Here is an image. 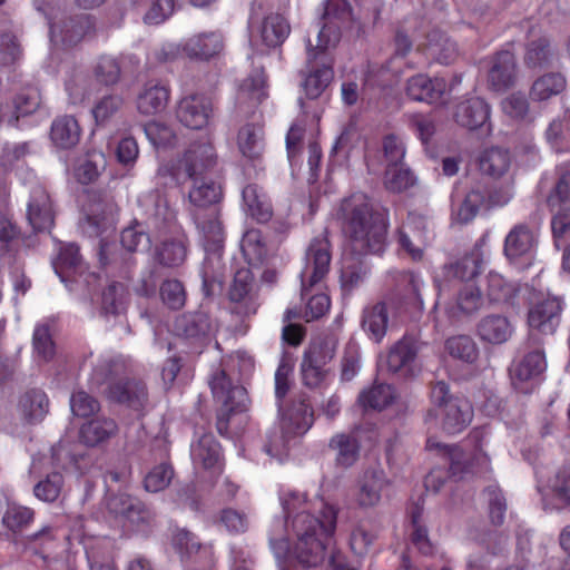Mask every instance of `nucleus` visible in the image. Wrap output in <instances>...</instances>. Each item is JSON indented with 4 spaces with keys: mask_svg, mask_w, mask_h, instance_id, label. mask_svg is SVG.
Segmentation results:
<instances>
[{
    "mask_svg": "<svg viewBox=\"0 0 570 570\" xmlns=\"http://www.w3.org/2000/svg\"><path fill=\"white\" fill-rule=\"evenodd\" d=\"M286 521L275 520L269 544L278 560L289 552L306 568L317 567L330 556L334 569H343L344 557L330 550V537L336 529L337 509L323 500L311 502L306 493L283 490L279 495Z\"/></svg>",
    "mask_w": 570,
    "mask_h": 570,
    "instance_id": "1",
    "label": "nucleus"
},
{
    "mask_svg": "<svg viewBox=\"0 0 570 570\" xmlns=\"http://www.w3.org/2000/svg\"><path fill=\"white\" fill-rule=\"evenodd\" d=\"M337 218L347 236L350 250L343 256L341 283L345 291H352L367 274L358 257L384 250L387 224L380 213L373 210L363 193L344 198L337 209Z\"/></svg>",
    "mask_w": 570,
    "mask_h": 570,
    "instance_id": "2",
    "label": "nucleus"
},
{
    "mask_svg": "<svg viewBox=\"0 0 570 570\" xmlns=\"http://www.w3.org/2000/svg\"><path fill=\"white\" fill-rule=\"evenodd\" d=\"M128 373L129 366L124 357H102L92 370L90 384L94 389L107 384L105 393L109 401L142 415L149 407L146 384L141 380L127 377Z\"/></svg>",
    "mask_w": 570,
    "mask_h": 570,
    "instance_id": "3",
    "label": "nucleus"
},
{
    "mask_svg": "<svg viewBox=\"0 0 570 570\" xmlns=\"http://www.w3.org/2000/svg\"><path fill=\"white\" fill-rule=\"evenodd\" d=\"M340 42V32L336 27L328 26L318 30L316 45L308 39L306 43V67L302 71V87L307 98L316 99L328 87L334 78V59L331 49H334Z\"/></svg>",
    "mask_w": 570,
    "mask_h": 570,
    "instance_id": "4",
    "label": "nucleus"
},
{
    "mask_svg": "<svg viewBox=\"0 0 570 570\" xmlns=\"http://www.w3.org/2000/svg\"><path fill=\"white\" fill-rule=\"evenodd\" d=\"M208 384L214 399L222 404L216 425L218 432L225 435L228 433L230 415L246 412L250 400L246 389L230 376L224 363L213 370Z\"/></svg>",
    "mask_w": 570,
    "mask_h": 570,
    "instance_id": "5",
    "label": "nucleus"
},
{
    "mask_svg": "<svg viewBox=\"0 0 570 570\" xmlns=\"http://www.w3.org/2000/svg\"><path fill=\"white\" fill-rule=\"evenodd\" d=\"M218 164V155L209 138L189 144L175 166L161 165L157 175L170 176L177 184L184 179H196L212 171Z\"/></svg>",
    "mask_w": 570,
    "mask_h": 570,
    "instance_id": "6",
    "label": "nucleus"
},
{
    "mask_svg": "<svg viewBox=\"0 0 570 570\" xmlns=\"http://www.w3.org/2000/svg\"><path fill=\"white\" fill-rule=\"evenodd\" d=\"M314 413L304 395L292 401L291 406L282 414V435L271 436L264 449L271 456H281L291 436L305 434L313 425Z\"/></svg>",
    "mask_w": 570,
    "mask_h": 570,
    "instance_id": "7",
    "label": "nucleus"
},
{
    "mask_svg": "<svg viewBox=\"0 0 570 570\" xmlns=\"http://www.w3.org/2000/svg\"><path fill=\"white\" fill-rule=\"evenodd\" d=\"M330 247V242L325 236L315 237L307 247L305 265L301 272L303 299L307 298L309 289L328 273L332 257Z\"/></svg>",
    "mask_w": 570,
    "mask_h": 570,
    "instance_id": "8",
    "label": "nucleus"
},
{
    "mask_svg": "<svg viewBox=\"0 0 570 570\" xmlns=\"http://www.w3.org/2000/svg\"><path fill=\"white\" fill-rule=\"evenodd\" d=\"M489 104L479 97L468 98L455 106L454 121L468 130H481L489 135L492 130Z\"/></svg>",
    "mask_w": 570,
    "mask_h": 570,
    "instance_id": "9",
    "label": "nucleus"
},
{
    "mask_svg": "<svg viewBox=\"0 0 570 570\" xmlns=\"http://www.w3.org/2000/svg\"><path fill=\"white\" fill-rule=\"evenodd\" d=\"M189 212L205 250L217 252L222 247L225 237L219 207H210L207 210L189 209Z\"/></svg>",
    "mask_w": 570,
    "mask_h": 570,
    "instance_id": "10",
    "label": "nucleus"
},
{
    "mask_svg": "<svg viewBox=\"0 0 570 570\" xmlns=\"http://www.w3.org/2000/svg\"><path fill=\"white\" fill-rule=\"evenodd\" d=\"M228 295L234 303L233 313L249 316L257 312L259 303L254 292V276L249 269L240 268L235 273Z\"/></svg>",
    "mask_w": 570,
    "mask_h": 570,
    "instance_id": "11",
    "label": "nucleus"
},
{
    "mask_svg": "<svg viewBox=\"0 0 570 570\" xmlns=\"http://www.w3.org/2000/svg\"><path fill=\"white\" fill-rule=\"evenodd\" d=\"M421 344L413 336L404 335L389 350L385 364L389 372L403 377L413 376Z\"/></svg>",
    "mask_w": 570,
    "mask_h": 570,
    "instance_id": "12",
    "label": "nucleus"
},
{
    "mask_svg": "<svg viewBox=\"0 0 570 570\" xmlns=\"http://www.w3.org/2000/svg\"><path fill=\"white\" fill-rule=\"evenodd\" d=\"M473 416V410L470 402L465 399H452L448 401L445 407H441L440 411H435L433 414L431 411L428 414L426 421L440 420L441 429L448 434H456L462 432L470 423Z\"/></svg>",
    "mask_w": 570,
    "mask_h": 570,
    "instance_id": "13",
    "label": "nucleus"
},
{
    "mask_svg": "<svg viewBox=\"0 0 570 570\" xmlns=\"http://www.w3.org/2000/svg\"><path fill=\"white\" fill-rule=\"evenodd\" d=\"M563 302L559 296H548L528 312V324L532 331L553 334L560 324Z\"/></svg>",
    "mask_w": 570,
    "mask_h": 570,
    "instance_id": "14",
    "label": "nucleus"
},
{
    "mask_svg": "<svg viewBox=\"0 0 570 570\" xmlns=\"http://www.w3.org/2000/svg\"><path fill=\"white\" fill-rule=\"evenodd\" d=\"M389 485L390 480L382 468H368L358 479L355 502L363 509L376 507Z\"/></svg>",
    "mask_w": 570,
    "mask_h": 570,
    "instance_id": "15",
    "label": "nucleus"
},
{
    "mask_svg": "<svg viewBox=\"0 0 570 570\" xmlns=\"http://www.w3.org/2000/svg\"><path fill=\"white\" fill-rule=\"evenodd\" d=\"M546 367L544 353L539 346H535L511 365L510 376L512 385L521 393L530 392L527 383L542 374Z\"/></svg>",
    "mask_w": 570,
    "mask_h": 570,
    "instance_id": "16",
    "label": "nucleus"
},
{
    "mask_svg": "<svg viewBox=\"0 0 570 570\" xmlns=\"http://www.w3.org/2000/svg\"><path fill=\"white\" fill-rule=\"evenodd\" d=\"M213 114L212 100L199 94L184 97L177 107V119L187 128L202 129L207 126Z\"/></svg>",
    "mask_w": 570,
    "mask_h": 570,
    "instance_id": "17",
    "label": "nucleus"
},
{
    "mask_svg": "<svg viewBox=\"0 0 570 570\" xmlns=\"http://www.w3.org/2000/svg\"><path fill=\"white\" fill-rule=\"evenodd\" d=\"M94 23L88 14L66 17L58 23H50V39L63 46H76L92 30Z\"/></svg>",
    "mask_w": 570,
    "mask_h": 570,
    "instance_id": "18",
    "label": "nucleus"
},
{
    "mask_svg": "<svg viewBox=\"0 0 570 570\" xmlns=\"http://www.w3.org/2000/svg\"><path fill=\"white\" fill-rule=\"evenodd\" d=\"M27 219L33 230H49L53 226V210L50 197L41 186H35L27 205Z\"/></svg>",
    "mask_w": 570,
    "mask_h": 570,
    "instance_id": "19",
    "label": "nucleus"
},
{
    "mask_svg": "<svg viewBox=\"0 0 570 570\" xmlns=\"http://www.w3.org/2000/svg\"><path fill=\"white\" fill-rule=\"evenodd\" d=\"M537 245L534 232L524 223L517 224L504 239L503 253L511 263L530 258Z\"/></svg>",
    "mask_w": 570,
    "mask_h": 570,
    "instance_id": "20",
    "label": "nucleus"
},
{
    "mask_svg": "<svg viewBox=\"0 0 570 570\" xmlns=\"http://www.w3.org/2000/svg\"><path fill=\"white\" fill-rule=\"evenodd\" d=\"M223 49L224 39L217 31L195 35L183 45V51L188 58L206 61L218 56Z\"/></svg>",
    "mask_w": 570,
    "mask_h": 570,
    "instance_id": "21",
    "label": "nucleus"
},
{
    "mask_svg": "<svg viewBox=\"0 0 570 570\" xmlns=\"http://www.w3.org/2000/svg\"><path fill=\"white\" fill-rule=\"evenodd\" d=\"M119 433V425L112 417L96 416L83 423L79 431L80 441L90 448L107 443Z\"/></svg>",
    "mask_w": 570,
    "mask_h": 570,
    "instance_id": "22",
    "label": "nucleus"
},
{
    "mask_svg": "<svg viewBox=\"0 0 570 570\" xmlns=\"http://www.w3.org/2000/svg\"><path fill=\"white\" fill-rule=\"evenodd\" d=\"M489 83L495 91H504L514 86L517 80V61L510 51L499 52L489 70Z\"/></svg>",
    "mask_w": 570,
    "mask_h": 570,
    "instance_id": "23",
    "label": "nucleus"
},
{
    "mask_svg": "<svg viewBox=\"0 0 570 570\" xmlns=\"http://www.w3.org/2000/svg\"><path fill=\"white\" fill-rule=\"evenodd\" d=\"M419 49H421L428 58L442 65H450L458 57L455 42L438 29H433L426 35L425 42L419 45Z\"/></svg>",
    "mask_w": 570,
    "mask_h": 570,
    "instance_id": "24",
    "label": "nucleus"
},
{
    "mask_svg": "<svg viewBox=\"0 0 570 570\" xmlns=\"http://www.w3.org/2000/svg\"><path fill=\"white\" fill-rule=\"evenodd\" d=\"M267 97L266 79L262 69H254L239 85L237 105L239 109H254Z\"/></svg>",
    "mask_w": 570,
    "mask_h": 570,
    "instance_id": "25",
    "label": "nucleus"
},
{
    "mask_svg": "<svg viewBox=\"0 0 570 570\" xmlns=\"http://www.w3.org/2000/svg\"><path fill=\"white\" fill-rule=\"evenodd\" d=\"M445 90V82L442 79H431L429 76L417 73L406 81V95L415 101L428 104L436 102L441 99Z\"/></svg>",
    "mask_w": 570,
    "mask_h": 570,
    "instance_id": "26",
    "label": "nucleus"
},
{
    "mask_svg": "<svg viewBox=\"0 0 570 570\" xmlns=\"http://www.w3.org/2000/svg\"><path fill=\"white\" fill-rule=\"evenodd\" d=\"M168 100L169 90L166 86L148 81L137 95L136 106L141 115L154 116L166 109Z\"/></svg>",
    "mask_w": 570,
    "mask_h": 570,
    "instance_id": "27",
    "label": "nucleus"
},
{
    "mask_svg": "<svg viewBox=\"0 0 570 570\" xmlns=\"http://www.w3.org/2000/svg\"><path fill=\"white\" fill-rule=\"evenodd\" d=\"M387 325L389 312L384 302H376L363 309L361 326L373 342H382L387 332Z\"/></svg>",
    "mask_w": 570,
    "mask_h": 570,
    "instance_id": "28",
    "label": "nucleus"
},
{
    "mask_svg": "<svg viewBox=\"0 0 570 570\" xmlns=\"http://www.w3.org/2000/svg\"><path fill=\"white\" fill-rule=\"evenodd\" d=\"M81 128L73 116L63 115L57 117L50 128V139L60 149H71L80 140Z\"/></svg>",
    "mask_w": 570,
    "mask_h": 570,
    "instance_id": "29",
    "label": "nucleus"
},
{
    "mask_svg": "<svg viewBox=\"0 0 570 570\" xmlns=\"http://www.w3.org/2000/svg\"><path fill=\"white\" fill-rule=\"evenodd\" d=\"M420 226L424 228L425 218L416 214H410L407 224L399 230V244L413 261H421L423 258L421 246L423 244V232L414 230V227Z\"/></svg>",
    "mask_w": 570,
    "mask_h": 570,
    "instance_id": "30",
    "label": "nucleus"
},
{
    "mask_svg": "<svg viewBox=\"0 0 570 570\" xmlns=\"http://www.w3.org/2000/svg\"><path fill=\"white\" fill-rule=\"evenodd\" d=\"M147 222L156 229L174 219V212L169 208L167 200L158 193L150 191L139 198Z\"/></svg>",
    "mask_w": 570,
    "mask_h": 570,
    "instance_id": "31",
    "label": "nucleus"
},
{
    "mask_svg": "<svg viewBox=\"0 0 570 570\" xmlns=\"http://www.w3.org/2000/svg\"><path fill=\"white\" fill-rule=\"evenodd\" d=\"M245 210L259 223H266L273 215L272 205L263 191L255 184L247 185L242 193Z\"/></svg>",
    "mask_w": 570,
    "mask_h": 570,
    "instance_id": "32",
    "label": "nucleus"
},
{
    "mask_svg": "<svg viewBox=\"0 0 570 570\" xmlns=\"http://www.w3.org/2000/svg\"><path fill=\"white\" fill-rule=\"evenodd\" d=\"M193 180L194 186L188 194L190 209L207 210L210 207H218L222 198L220 187L214 181H207L202 177Z\"/></svg>",
    "mask_w": 570,
    "mask_h": 570,
    "instance_id": "33",
    "label": "nucleus"
},
{
    "mask_svg": "<svg viewBox=\"0 0 570 570\" xmlns=\"http://www.w3.org/2000/svg\"><path fill=\"white\" fill-rule=\"evenodd\" d=\"M513 328L509 320L501 315L483 317L478 325L481 340L491 344H502L512 335Z\"/></svg>",
    "mask_w": 570,
    "mask_h": 570,
    "instance_id": "34",
    "label": "nucleus"
},
{
    "mask_svg": "<svg viewBox=\"0 0 570 570\" xmlns=\"http://www.w3.org/2000/svg\"><path fill=\"white\" fill-rule=\"evenodd\" d=\"M484 291L491 303L513 305L520 288L517 284L508 282L499 273L490 272L485 277Z\"/></svg>",
    "mask_w": 570,
    "mask_h": 570,
    "instance_id": "35",
    "label": "nucleus"
},
{
    "mask_svg": "<svg viewBox=\"0 0 570 570\" xmlns=\"http://www.w3.org/2000/svg\"><path fill=\"white\" fill-rule=\"evenodd\" d=\"M324 365L325 357L320 348L313 347L306 351L301 363L303 383L308 387L318 386L326 374Z\"/></svg>",
    "mask_w": 570,
    "mask_h": 570,
    "instance_id": "36",
    "label": "nucleus"
},
{
    "mask_svg": "<svg viewBox=\"0 0 570 570\" xmlns=\"http://www.w3.org/2000/svg\"><path fill=\"white\" fill-rule=\"evenodd\" d=\"M175 331L187 338H197L212 332V322L204 312L184 314L176 318Z\"/></svg>",
    "mask_w": 570,
    "mask_h": 570,
    "instance_id": "37",
    "label": "nucleus"
},
{
    "mask_svg": "<svg viewBox=\"0 0 570 570\" xmlns=\"http://www.w3.org/2000/svg\"><path fill=\"white\" fill-rule=\"evenodd\" d=\"M566 86V78L561 73L549 72L533 81L529 95L533 101L541 102L560 95Z\"/></svg>",
    "mask_w": 570,
    "mask_h": 570,
    "instance_id": "38",
    "label": "nucleus"
},
{
    "mask_svg": "<svg viewBox=\"0 0 570 570\" xmlns=\"http://www.w3.org/2000/svg\"><path fill=\"white\" fill-rule=\"evenodd\" d=\"M291 27L285 18L278 13L265 17L261 27V37L267 47H277L288 37Z\"/></svg>",
    "mask_w": 570,
    "mask_h": 570,
    "instance_id": "39",
    "label": "nucleus"
},
{
    "mask_svg": "<svg viewBox=\"0 0 570 570\" xmlns=\"http://www.w3.org/2000/svg\"><path fill=\"white\" fill-rule=\"evenodd\" d=\"M546 139L556 151L570 150V109L554 118L546 129Z\"/></svg>",
    "mask_w": 570,
    "mask_h": 570,
    "instance_id": "40",
    "label": "nucleus"
},
{
    "mask_svg": "<svg viewBox=\"0 0 570 570\" xmlns=\"http://www.w3.org/2000/svg\"><path fill=\"white\" fill-rule=\"evenodd\" d=\"M53 267L62 282H66L70 274H81L85 266L79 247L76 244H67L61 247Z\"/></svg>",
    "mask_w": 570,
    "mask_h": 570,
    "instance_id": "41",
    "label": "nucleus"
},
{
    "mask_svg": "<svg viewBox=\"0 0 570 570\" xmlns=\"http://www.w3.org/2000/svg\"><path fill=\"white\" fill-rule=\"evenodd\" d=\"M330 448L336 452L337 464L348 468L353 465L360 453V444L353 434H336L330 440Z\"/></svg>",
    "mask_w": 570,
    "mask_h": 570,
    "instance_id": "42",
    "label": "nucleus"
},
{
    "mask_svg": "<svg viewBox=\"0 0 570 570\" xmlns=\"http://www.w3.org/2000/svg\"><path fill=\"white\" fill-rule=\"evenodd\" d=\"M262 127L254 124L243 126L237 136V145L243 156L249 159L258 158L264 149Z\"/></svg>",
    "mask_w": 570,
    "mask_h": 570,
    "instance_id": "43",
    "label": "nucleus"
},
{
    "mask_svg": "<svg viewBox=\"0 0 570 570\" xmlns=\"http://www.w3.org/2000/svg\"><path fill=\"white\" fill-rule=\"evenodd\" d=\"M48 397L46 393L40 390L26 392L19 401L20 412L29 422L42 420L48 412Z\"/></svg>",
    "mask_w": 570,
    "mask_h": 570,
    "instance_id": "44",
    "label": "nucleus"
},
{
    "mask_svg": "<svg viewBox=\"0 0 570 570\" xmlns=\"http://www.w3.org/2000/svg\"><path fill=\"white\" fill-rule=\"evenodd\" d=\"M450 472L452 476L463 478L466 473H479L480 471L474 468V461L481 464L484 470L488 469L489 459L485 454H478L473 460L468 456L459 446H453L449 453Z\"/></svg>",
    "mask_w": 570,
    "mask_h": 570,
    "instance_id": "45",
    "label": "nucleus"
},
{
    "mask_svg": "<svg viewBox=\"0 0 570 570\" xmlns=\"http://www.w3.org/2000/svg\"><path fill=\"white\" fill-rule=\"evenodd\" d=\"M191 458L195 464L212 469L219 460V444L212 434H204L191 446Z\"/></svg>",
    "mask_w": 570,
    "mask_h": 570,
    "instance_id": "46",
    "label": "nucleus"
},
{
    "mask_svg": "<svg viewBox=\"0 0 570 570\" xmlns=\"http://www.w3.org/2000/svg\"><path fill=\"white\" fill-rule=\"evenodd\" d=\"M511 164L510 155L501 148H490L482 153L479 159L480 169L483 174L492 177L504 175Z\"/></svg>",
    "mask_w": 570,
    "mask_h": 570,
    "instance_id": "47",
    "label": "nucleus"
},
{
    "mask_svg": "<svg viewBox=\"0 0 570 570\" xmlns=\"http://www.w3.org/2000/svg\"><path fill=\"white\" fill-rule=\"evenodd\" d=\"M554 51L546 37L531 40L525 50L524 63L529 68H543L552 63Z\"/></svg>",
    "mask_w": 570,
    "mask_h": 570,
    "instance_id": "48",
    "label": "nucleus"
},
{
    "mask_svg": "<svg viewBox=\"0 0 570 570\" xmlns=\"http://www.w3.org/2000/svg\"><path fill=\"white\" fill-rule=\"evenodd\" d=\"M157 261L168 267L181 265L187 257V239L185 237L165 240L156 253Z\"/></svg>",
    "mask_w": 570,
    "mask_h": 570,
    "instance_id": "49",
    "label": "nucleus"
},
{
    "mask_svg": "<svg viewBox=\"0 0 570 570\" xmlns=\"http://www.w3.org/2000/svg\"><path fill=\"white\" fill-rule=\"evenodd\" d=\"M394 400V391L387 384H374L358 395V403L365 409L383 410Z\"/></svg>",
    "mask_w": 570,
    "mask_h": 570,
    "instance_id": "50",
    "label": "nucleus"
},
{
    "mask_svg": "<svg viewBox=\"0 0 570 570\" xmlns=\"http://www.w3.org/2000/svg\"><path fill=\"white\" fill-rule=\"evenodd\" d=\"M63 485V475L60 472L55 471L48 473L33 485V494L42 502L52 503L59 499Z\"/></svg>",
    "mask_w": 570,
    "mask_h": 570,
    "instance_id": "51",
    "label": "nucleus"
},
{
    "mask_svg": "<svg viewBox=\"0 0 570 570\" xmlns=\"http://www.w3.org/2000/svg\"><path fill=\"white\" fill-rule=\"evenodd\" d=\"M423 508L416 503L411 510L413 531L411 533L412 544L424 556L433 553V544L430 541L426 527L422 523Z\"/></svg>",
    "mask_w": 570,
    "mask_h": 570,
    "instance_id": "52",
    "label": "nucleus"
},
{
    "mask_svg": "<svg viewBox=\"0 0 570 570\" xmlns=\"http://www.w3.org/2000/svg\"><path fill=\"white\" fill-rule=\"evenodd\" d=\"M481 208H487L485 193L481 189H471L454 212L455 219L461 224L470 223Z\"/></svg>",
    "mask_w": 570,
    "mask_h": 570,
    "instance_id": "53",
    "label": "nucleus"
},
{
    "mask_svg": "<svg viewBox=\"0 0 570 570\" xmlns=\"http://www.w3.org/2000/svg\"><path fill=\"white\" fill-rule=\"evenodd\" d=\"M483 305V298L478 287L466 284L458 293L453 306L454 315H471Z\"/></svg>",
    "mask_w": 570,
    "mask_h": 570,
    "instance_id": "54",
    "label": "nucleus"
},
{
    "mask_svg": "<svg viewBox=\"0 0 570 570\" xmlns=\"http://www.w3.org/2000/svg\"><path fill=\"white\" fill-rule=\"evenodd\" d=\"M240 248L244 257L252 265L261 264L267 254L262 233L258 229H249L244 234Z\"/></svg>",
    "mask_w": 570,
    "mask_h": 570,
    "instance_id": "55",
    "label": "nucleus"
},
{
    "mask_svg": "<svg viewBox=\"0 0 570 570\" xmlns=\"http://www.w3.org/2000/svg\"><path fill=\"white\" fill-rule=\"evenodd\" d=\"M127 291L124 284L110 283L102 292L101 309L106 314L117 315L125 311Z\"/></svg>",
    "mask_w": 570,
    "mask_h": 570,
    "instance_id": "56",
    "label": "nucleus"
},
{
    "mask_svg": "<svg viewBox=\"0 0 570 570\" xmlns=\"http://www.w3.org/2000/svg\"><path fill=\"white\" fill-rule=\"evenodd\" d=\"M120 242L128 252H138L149 247L150 237L142 223L134 222L122 229Z\"/></svg>",
    "mask_w": 570,
    "mask_h": 570,
    "instance_id": "57",
    "label": "nucleus"
},
{
    "mask_svg": "<svg viewBox=\"0 0 570 570\" xmlns=\"http://www.w3.org/2000/svg\"><path fill=\"white\" fill-rule=\"evenodd\" d=\"M32 347L37 360L49 362L52 360L56 347L47 324H38L32 335Z\"/></svg>",
    "mask_w": 570,
    "mask_h": 570,
    "instance_id": "58",
    "label": "nucleus"
},
{
    "mask_svg": "<svg viewBox=\"0 0 570 570\" xmlns=\"http://www.w3.org/2000/svg\"><path fill=\"white\" fill-rule=\"evenodd\" d=\"M446 350L452 357L465 363H473L479 355L476 344L466 335L449 338L446 341Z\"/></svg>",
    "mask_w": 570,
    "mask_h": 570,
    "instance_id": "59",
    "label": "nucleus"
},
{
    "mask_svg": "<svg viewBox=\"0 0 570 570\" xmlns=\"http://www.w3.org/2000/svg\"><path fill=\"white\" fill-rule=\"evenodd\" d=\"M384 185L393 193H401L414 185L412 173L402 164L387 165L385 170Z\"/></svg>",
    "mask_w": 570,
    "mask_h": 570,
    "instance_id": "60",
    "label": "nucleus"
},
{
    "mask_svg": "<svg viewBox=\"0 0 570 570\" xmlns=\"http://www.w3.org/2000/svg\"><path fill=\"white\" fill-rule=\"evenodd\" d=\"M124 106V98L118 94H107L99 98L94 108L92 115L98 125L107 124Z\"/></svg>",
    "mask_w": 570,
    "mask_h": 570,
    "instance_id": "61",
    "label": "nucleus"
},
{
    "mask_svg": "<svg viewBox=\"0 0 570 570\" xmlns=\"http://www.w3.org/2000/svg\"><path fill=\"white\" fill-rule=\"evenodd\" d=\"M443 271L446 278L469 281L478 275L479 263L474 256L465 255L455 262L445 264Z\"/></svg>",
    "mask_w": 570,
    "mask_h": 570,
    "instance_id": "62",
    "label": "nucleus"
},
{
    "mask_svg": "<svg viewBox=\"0 0 570 570\" xmlns=\"http://www.w3.org/2000/svg\"><path fill=\"white\" fill-rule=\"evenodd\" d=\"M94 75L100 83L115 86L120 80L121 68L116 58L101 56L94 67Z\"/></svg>",
    "mask_w": 570,
    "mask_h": 570,
    "instance_id": "63",
    "label": "nucleus"
},
{
    "mask_svg": "<svg viewBox=\"0 0 570 570\" xmlns=\"http://www.w3.org/2000/svg\"><path fill=\"white\" fill-rule=\"evenodd\" d=\"M174 478V469L168 463L155 465L145 476L146 491L157 493L169 487Z\"/></svg>",
    "mask_w": 570,
    "mask_h": 570,
    "instance_id": "64",
    "label": "nucleus"
}]
</instances>
